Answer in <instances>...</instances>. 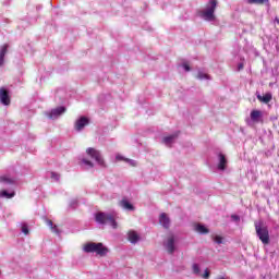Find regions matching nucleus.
<instances>
[{
  "label": "nucleus",
  "mask_w": 279,
  "mask_h": 279,
  "mask_svg": "<svg viewBox=\"0 0 279 279\" xmlns=\"http://www.w3.org/2000/svg\"><path fill=\"white\" fill-rule=\"evenodd\" d=\"M83 251L86 254H96L97 256H108V252H110V250H108V247L106 245H104V243L99 242V243H95V242H89L86 243L83 246Z\"/></svg>",
  "instance_id": "1"
},
{
  "label": "nucleus",
  "mask_w": 279,
  "mask_h": 279,
  "mask_svg": "<svg viewBox=\"0 0 279 279\" xmlns=\"http://www.w3.org/2000/svg\"><path fill=\"white\" fill-rule=\"evenodd\" d=\"M22 232L23 234H29V228L26 223L22 225Z\"/></svg>",
  "instance_id": "26"
},
{
  "label": "nucleus",
  "mask_w": 279,
  "mask_h": 279,
  "mask_svg": "<svg viewBox=\"0 0 279 279\" xmlns=\"http://www.w3.org/2000/svg\"><path fill=\"white\" fill-rule=\"evenodd\" d=\"M195 231L198 232V234H208L209 230L204 225H196Z\"/></svg>",
  "instance_id": "19"
},
{
  "label": "nucleus",
  "mask_w": 279,
  "mask_h": 279,
  "mask_svg": "<svg viewBox=\"0 0 279 279\" xmlns=\"http://www.w3.org/2000/svg\"><path fill=\"white\" fill-rule=\"evenodd\" d=\"M260 119H263V111L260 110L251 111V121H253V123H260Z\"/></svg>",
  "instance_id": "11"
},
{
  "label": "nucleus",
  "mask_w": 279,
  "mask_h": 279,
  "mask_svg": "<svg viewBox=\"0 0 279 279\" xmlns=\"http://www.w3.org/2000/svg\"><path fill=\"white\" fill-rule=\"evenodd\" d=\"M258 101H262V104H269L271 99H274V96L271 93H266L264 96H260V94H257Z\"/></svg>",
  "instance_id": "14"
},
{
  "label": "nucleus",
  "mask_w": 279,
  "mask_h": 279,
  "mask_svg": "<svg viewBox=\"0 0 279 279\" xmlns=\"http://www.w3.org/2000/svg\"><path fill=\"white\" fill-rule=\"evenodd\" d=\"M238 69L241 71L243 69V63H239Z\"/></svg>",
  "instance_id": "34"
},
{
  "label": "nucleus",
  "mask_w": 279,
  "mask_h": 279,
  "mask_svg": "<svg viewBox=\"0 0 279 279\" xmlns=\"http://www.w3.org/2000/svg\"><path fill=\"white\" fill-rule=\"evenodd\" d=\"M217 9V0H211L205 10L199 12L201 19L204 21H215V10Z\"/></svg>",
  "instance_id": "3"
},
{
  "label": "nucleus",
  "mask_w": 279,
  "mask_h": 279,
  "mask_svg": "<svg viewBox=\"0 0 279 279\" xmlns=\"http://www.w3.org/2000/svg\"><path fill=\"white\" fill-rule=\"evenodd\" d=\"M8 44L0 46V66L5 62V53H8Z\"/></svg>",
  "instance_id": "13"
},
{
  "label": "nucleus",
  "mask_w": 279,
  "mask_h": 279,
  "mask_svg": "<svg viewBox=\"0 0 279 279\" xmlns=\"http://www.w3.org/2000/svg\"><path fill=\"white\" fill-rule=\"evenodd\" d=\"M0 182L3 184H14L16 182V179L11 178L10 175H2L0 177Z\"/></svg>",
  "instance_id": "18"
},
{
  "label": "nucleus",
  "mask_w": 279,
  "mask_h": 279,
  "mask_svg": "<svg viewBox=\"0 0 279 279\" xmlns=\"http://www.w3.org/2000/svg\"><path fill=\"white\" fill-rule=\"evenodd\" d=\"M96 222L100 223L101 226L108 223V226H111L113 230H117L119 227L117 225V213L106 214V213H98L95 216Z\"/></svg>",
  "instance_id": "2"
},
{
  "label": "nucleus",
  "mask_w": 279,
  "mask_h": 279,
  "mask_svg": "<svg viewBox=\"0 0 279 279\" xmlns=\"http://www.w3.org/2000/svg\"><path fill=\"white\" fill-rule=\"evenodd\" d=\"M214 242L217 243L218 245H221V243H223V238H221L220 235H215Z\"/></svg>",
  "instance_id": "24"
},
{
  "label": "nucleus",
  "mask_w": 279,
  "mask_h": 279,
  "mask_svg": "<svg viewBox=\"0 0 279 279\" xmlns=\"http://www.w3.org/2000/svg\"><path fill=\"white\" fill-rule=\"evenodd\" d=\"M275 21H276V23H278V25H279V19H278V17H276V19H275Z\"/></svg>",
  "instance_id": "35"
},
{
  "label": "nucleus",
  "mask_w": 279,
  "mask_h": 279,
  "mask_svg": "<svg viewBox=\"0 0 279 279\" xmlns=\"http://www.w3.org/2000/svg\"><path fill=\"white\" fill-rule=\"evenodd\" d=\"M125 162H128L129 165H131V167H136V162L132 159H124Z\"/></svg>",
  "instance_id": "28"
},
{
  "label": "nucleus",
  "mask_w": 279,
  "mask_h": 279,
  "mask_svg": "<svg viewBox=\"0 0 279 279\" xmlns=\"http://www.w3.org/2000/svg\"><path fill=\"white\" fill-rule=\"evenodd\" d=\"M89 121L88 118L86 117H81L78 120L75 122V131L76 132H82L83 128H86L88 125Z\"/></svg>",
  "instance_id": "7"
},
{
  "label": "nucleus",
  "mask_w": 279,
  "mask_h": 279,
  "mask_svg": "<svg viewBox=\"0 0 279 279\" xmlns=\"http://www.w3.org/2000/svg\"><path fill=\"white\" fill-rule=\"evenodd\" d=\"M128 239L130 243H133V244H136L138 243V241H141V236L138 235V233H136V231H129Z\"/></svg>",
  "instance_id": "12"
},
{
  "label": "nucleus",
  "mask_w": 279,
  "mask_h": 279,
  "mask_svg": "<svg viewBox=\"0 0 279 279\" xmlns=\"http://www.w3.org/2000/svg\"><path fill=\"white\" fill-rule=\"evenodd\" d=\"M82 163L85 165L87 167V169H93V167H94L93 162L87 159H83Z\"/></svg>",
  "instance_id": "23"
},
{
  "label": "nucleus",
  "mask_w": 279,
  "mask_h": 279,
  "mask_svg": "<svg viewBox=\"0 0 279 279\" xmlns=\"http://www.w3.org/2000/svg\"><path fill=\"white\" fill-rule=\"evenodd\" d=\"M193 271H194V274H199V266L197 265V264H194L193 265Z\"/></svg>",
  "instance_id": "29"
},
{
  "label": "nucleus",
  "mask_w": 279,
  "mask_h": 279,
  "mask_svg": "<svg viewBox=\"0 0 279 279\" xmlns=\"http://www.w3.org/2000/svg\"><path fill=\"white\" fill-rule=\"evenodd\" d=\"M197 80H210V75L205 72L198 71Z\"/></svg>",
  "instance_id": "22"
},
{
  "label": "nucleus",
  "mask_w": 279,
  "mask_h": 279,
  "mask_svg": "<svg viewBox=\"0 0 279 279\" xmlns=\"http://www.w3.org/2000/svg\"><path fill=\"white\" fill-rule=\"evenodd\" d=\"M116 159H117V160H123V156L117 155V156H116Z\"/></svg>",
  "instance_id": "33"
},
{
  "label": "nucleus",
  "mask_w": 279,
  "mask_h": 279,
  "mask_svg": "<svg viewBox=\"0 0 279 279\" xmlns=\"http://www.w3.org/2000/svg\"><path fill=\"white\" fill-rule=\"evenodd\" d=\"M47 223L52 229V231L58 234V228L56 226L53 227V222L51 220H48Z\"/></svg>",
  "instance_id": "25"
},
{
  "label": "nucleus",
  "mask_w": 279,
  "mask_h": 279,
  "mask_svg": "<svg viewBox=\"0 0 279 279\" xmlns=\"http://www.w3.org/2000/svg\"><path fill=\"white\" fill-rule=\"evenodd\" d=\"M14 195H16V193L14 192H8L5 190H3L2 192H0V197H5L7 199H12V197H14Z\"/></svg>",
  "instance_id": "21"
},
{
  "label": "nucleus",
  "mask_w": 279,
  "mask_h": 279,
  "mask_svg": "<svg viewBox=\"0 0 279 279\" xmlns=\"http://www.w3.org/2000/svg\"><path fill=\"white\" fill-rule=\"evenodd\" d=\"M204 279H209L210 278V270L206 269L205 274L203 275Z\"/></svg>",
  "instance_id": "30"
},
{
  "label": "nucleus",
  "mask_w": 279,
  "mask_h": 279,
  "mask_svg": "<svg viewBox=\"0 0 279 279\" xmlns=\"http://www.w3.org/2000/svg\"><path fill=\"white\" fill-rule=\"evenodd\" d=\"M175 138H178V134H172L170 136H166V137H163V143H165V145L170 147L172 143H175Z\"/></svg>",
  "instance_id": "17"
},
{
  "label": "nucleus",
  "mask_w": 279,
  "mask_h": 279,
  "mask_svg": "<svg viewBox=\"0 0 279 279\" xmlns=\"http://www.w3.org/2000/svg\"><path fill=\"white\" fill-rule=\"evenodd\" d=\"M231 219H232L233 221H241V218H240L238 215L231 216Z\"/></svg>",
  "instance_id": "32"
},
{
  "label": "nucleus",
  "mask_w": 279,
  "mask_h": 279,
  "mask_svg": "<svg viewBox=\"0 0 279 279\" xmlns=\"http://www.w3.org/2000/svg\"><path fill=\"white\" fill-rule=\"evenodd\" d=\"M218 169L219 171H226V167L228 165V159H226V155L219 153L218 154Z\"/></svg>",
  "instance_id": "10"
},
{
  "label": "nucleus",
  "mask_w": 279,
  "mask_h": 279,
  "mask_svg": "<svg viewBox=\"0 0 279 279\" xmlns=\"http://www.w3.org/2000/svg\"><path fill=\"white\" fill-rule=\"evenodd\" d=\"M119 205L124 210H134V205H132L131 202L128 201L126 198H123L122 201H120Z\"/></svg>",
  "instance_id": "16"
},
{
  "label": "nucleus",
  "mask_w": 279,
  "mask_h": 279,
  "mask_svg": "<svg viewBox=\"0 0 279 279\" xmlns=\"http://www.w3.org/2000/svg\"><path fill=\"white\" fill-rule=\"evenodd\" d=\"M255 230L258 239L264 245L269 244V229L263 226V221L255 222Z\"/></svg>",
  "instance_id": "4"
},
{
  "label": "nucleus",
  "mask_w": 279,
  "mask_h": 279,
  "mask_svg": "<svg viewBox=\"0 0 279 279\" xmlns=\"http://www.w3.org/2000/svg\"><path fill=\"white\" fill-rule=\"evenodd\" d=\"M86 154L87 156H90L99 167H106V162L104 161V157H101V153H99V150L95 148H87Z\"/></svg>",
  "instance_id": "5"
},
{
  "label": "nucleus",
  "mask_w": 279,
  "mask_h": 279,
  "mask_svg": "<svg viewBox=\"0 0 279 279\" xmlns=\"http://www.w3.org/2000/svg\"><path fill=\"white\" fill-rule=\"evenodd\" d=\"M165 247L169 254H173V252H175V239L173 235H170L165 242Z\"/></svg>",
  "instance_id": "6"
},
{
  "label": "nucleus",
  "mask_w": 279,
  "mask_h": 279,
  "mask_svg": "<svg viewBox=\"0 0 279 279\" xmlns=\"http://www.w3.org/2000/svg\"><path fill=\"white\" fill-rule=\"evenodd\" d=\"M246 3L250 5H263L265 3H269V0H247Z\"/></svg>",
  "instance_id": "20"
},
{
  "label": "nucleus",
  "mask_w": 279,
  "mask_h": 279,
  "mask_svg": "<svg viewBox=\"0 0 279 279\" xmlns=\"http://www.w3.org/2000/svg\"><path fill=\"white\" fill-rule=\"evenodd\" d=\"M66 112V108L64 107H58L56 109H52L49 113L50 119H58V117L64 114Z\"/></svg>",
  "instance_id": "8"
},
{
  "label": "nucleus",
  "mask_w": 279,
  "mask_h": 279,
  "mask_svg": "<svg viewBox=\"0 0 279 279\" xmlns=\"http://www.w3.org/2000/svg\"><path fill=\"white\" fill-rule=\"evenodd\" d=\"M159 223L163 227V228H169L171 220L169 219V216H167V214H161L159 217Z\"/></svg>",
  "instance_id": "15"
},
{
  "label": "nucleus",
  "mask_w": 279,
  "mask_h": 279,
  "mask_svg": "<svg viewBox=\"0 0 279 279\" xmlns=\"http://www.w3.org/2000/svg\"><path fill=\"white\" fill-rule=\"evenodd\" d=\"M182 68H183L184 71H186V72L191 71V66L189 65L187 62H183V63H182Z\"/></svg>",
  "instance_id": "27"
},
{
  "label": "nucleus",
  "mask_w": 279,
  "mask_h": 279,
  "mask_svg": "<svg viewBox=\"0 0 279 279\" xmlns=\"http://www.w3.org/2000/svg\"><path fill=\"white\" fill-rule=\"evenodd\" d=\"M0 101L3 106H10V95L5 88H0Z\"/></svg>",
  "instance_id": "9"
},
{
  "label": "nucleus",
  "mask_w": 279,
  "mask_h": 279,
  "mask_svg": "<svg viewBox=\"0 0 279 279\" xmlns=\"http://www.w3.org/2000/svg\"><path fill=\"white\" fill-rule=\"evenodd\" d=\"M51 178L53 180H60V174L56 173V172H51Z\"/></svg>",
  "instance_id": "31"
}]
</instances>
